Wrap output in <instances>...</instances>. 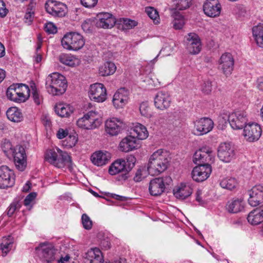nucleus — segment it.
Instances as JSON below:
<instances>
[{"mask_svg":"<svg viewBox=\"0 0 263 263\" xmlns=\"http://www.w3.org/2000/svg\"><path fill=\"white\" fill-rule=\"evenodd\" d=\"M171 160L169 153L163 149H158L150 157L148 163L147 171L153 176L157 175L165 171Z\"/></svg>","mask_w":263,"mask_h":263,"instance_id":"obj_1","label":"nucleus"},{"mask_svg":"<svg viewBox=\"0 0 263 263\" xmlns=\"http://www.w3.org/2000/svg\"><path fill=\"white\" fill-rule=\"evenodd\" d=\"M46 88L52 95H61L64 93L67 87L64 76L58 72H53L47 76L46 79Z\"/></svg>","mask_w":263,"mask_h":263,"instance_id":"obj_2","label":"nucleus"},{"mask_svg":"<svg viewBox=\"0 0 263 263\" xmlns=\"http://www.w3.org/2000/svg\"><path fill=\"white\" fill-rule=\"evenodd\" d=\"M45 159L46 161L58 168L63 167L66 164H70L72 162L71 157L68 153L59 148H57V152L53 149L47 151Z\"/></svg>","mask_w":263,"mask_h":263,"instance_id":"obj_3","label":"nucleus"},{"mask_svg":"<svg viewBox=\"0 0 263 263\" xmlns=\"http://www.w3.org/2000/svg\"><path fill=\"white\" fill-rule=\"evenodd\" d=\"M61 44L66 49L77 51L84 46L85 42L80 33L71 32L64 35L61 40Z\"/></svg>","mask_w":263,"mask_h":263,"instance_id":"obj_4","label":"nucleus"},{"mask_svg":"<svg viewBox=\"0 0 263 263\" xmlns=\"http://www.w3.org/2000/svg\"><path fill=\"white\" fill-rule=\"evenodd\" d=\"M101 123L102 119L99 118L98 114L93 111L88 112L77 122L79 127L87 129L97 128Z\"/></svg>","mask_w":263,"mask_h":263,"instance_id":"obj_5","label":"nucleus"},{"mask_svg":"<svg viewBox=\"0 0 263 263\" xmlns=\"http://www.w3.org/2000/svg\"><path fill=\"white\" fill-rule=\"evenodd\" d=\"M217 156L220 160L224 162H229L235 158L236 149L231 143H221L218 148Z\"/></svg>","mask_w":263,"mask_h":263,"instance_id":"obj_6","label":"nucleus"},{"mask_svg":"<svg viewBox=\"0 0 263 263\" xmlns=\"http://www.w3.org/2000/svg\"><path fill=\"white\" fill-rule=\"evenodd\" d=\"M90 99L96 102H103L106 100V89L103 84L95 83L90 86L88 92Z\"/></svg>","mask_w":263,"mask_h":263,"instance_id":"obj_7","label":"nucleus"},{"mask_svg":"<svg viewBox=\"0 0 263 263\" xmlns=\"http://www.w3.org/2000/svg\"><path fill=\"white\" fill-rule=\"evenodd\" d=\"M45 7L46 11L54 16L63 17L67 13V6L63 3L48 0Z\"/></svg>","mask_w":263,"mask_h":263,"instance_id":"obj_8","label":"nucleus"},{"mask_svg":"<svg viewBox=\"0 0 263 263\" xmlns=\"http://www.w3.org/2000/svg\"><path fill=\"white\" fill-rule=\"evenodd\" d=\"M248 120L246 112L244 111H237L228 116V122L234 129H240L245 127Z\"/></svg>","mask_w":263,"mask_h":263,"instance_id":"obj_9","label":"nucleus"},{"mask_svg":"<svg viewBox=\"0 0 263 263\" xmlns=\"http://www.w3.org/2000/svg\"><path fill=\"white\" fill-rule=\"evenodd\" d=\"M15 176L13 171L6 165L0 167V188L5 189L13 186Z\"/></svg>","mask_w":263,"mask_h":263,"instance_id":"obj_10","label":"nucleus"},{"mask_svg":"<svg viewBox=\"0 0 263 263\" xmlns=\"http://www.w3.org/2000/svg\"><path fill=\"white\" fill-rule=\"evenodd\" d=\"M12 155L16 167L21 171H23L27 165L26 155L24 148L20 145L14 147Z\"/></svg>","mask_w":263,"mask_h":263,"instance_id":"obj_11","label":"nucleus"},{"mask_svg":"<svg viewBox=\"0 0 263 263\" xmlns=\"http://www.w3.org/2000/svg\"><path fill=\"white\" fill-rule=\"evenodd\" d=\"M212 153V151L210 147H203L195 152L193 161L197 165L209 164L208 162L213 161L214 159Z\"/></svg>","mask_w":263,"mask_h":263,"instance_id":"obj_12","label":"nucleus"},{"mask_svg":"<svg viewBox=\"0 0 263 263\" xmlns=\"http://www.w3.org/2000/svg\"><path fill=\"white\" fill-rule=\"evenodd\" d=\"M248 203L252 206H256L263 203V186L258 184L248 191Z\"/></svg>","mask_w":263,"mask_h":263,"instance_id":"obj_13","label":"nucleus"},{"mask_svg":"<svg viewBox=\"0 0 263 263\" xmlns=\"http://www.w3.org/2000/svg\"><path fill=\"white\" fill-rule=\"evenodd\" d=\"M214 123L209 118H202L194 122V133L198 136L210 132L213 128Z\"/></svg>","mask_w":263,"mask_h":263,"instance_id":"obj_14","label":"nucleus"},{"mask_svg":"<svg viewBox=\"0 0 263 263\" xmlns=\"http://www.w3.org/2000/svg\"><path fill=\"white\" fill-rule=\"evenodd\" d=\"M212 172V167L210 164L198 165L192 172V177L196 182H202L206 180Z\"/></svg>","mask_w":263,"mask_h":263,"instance_id":"obj_15","label":"nucleus"},{"mask_svg":"<svg viewBox=\"0 0 263 263\" xmlns=\"http://www.w3.org/2000/svg\"><path fill=\"white\" fill-rule=\"evenodd\" d=\"M262 130L259 125L257 123H251L245 125L243 129V135L249 142L257 141L261 135Z\"/></svg>","mask_w":263,"mask_h":263,"instance_id":"obj_16","label":"nucleus"},{"mask_svg":"<svg viewBox=\"0 0 263 263\" xmlns=\"http://www.w3.org/2000/svg\"><path fill=\"white\" fill-rule=\"evenodd\" d=\"M109 173L111 175H115L121 173V179L126 180L129 177L128 171H126L125 160L119 159L115 161L110 166L108 170Z\"/></svg>","mask_w":263,"mask_h":263,"instance_id":"obj_17","label":"nucleus"},{"mask_svg":"<svg viewBox=\"0 0 263 263\" xmlns=\"http://www.w3.org/2000/svg\"><path fill=\"white\" fill-rule=\"evenodd\" d=\"M234 61L232 54L230 53L223 54L219 60V68L224 74L228 77L233 70Z\"/></svg>","mask_w":263,"mask_h":263,"instance_id":"obj_18","label":"nucleus"},{"mask_svg":"<svg viewBox=\"0 0 263 263\" xmlns=\"http://www.w3.org/2000/svg\"><path fill=\"white\" fill-rule=\"evenodd\" d=\"M97 17V21L95 23L97 27L111 28L116 23V18L109 13H100Z\"/></svg>","mask_w":263,"mask_h":263,"instance_id":"obj_19","label":"nucleus"},{"mask_svg":"<svg viewBox=\"0 0 263 263\" xmlns=\"http://www.w3.org/2000/svg\"><path fill=\"white\" fill-rule=\"evenodd\" d=\"M221 9V5L218 0H206L203 6L204 13L212 17L219 16Z\"/></svg>","mask_w":263,"mask_h":263,"instance_id":"obj_20","label":"nucleus"},{"mask_svg":"<svg viewBox=\"0 0 263 263\" xmlns=\"http://www.w3.org/2000/svg\"><path fill=\"white\" fill-rule=\"evenodd\" d=\"M129 92L125 88L119 89L115 93L112 99L114 106L117 108H122L128 102Z\"/></svg>","mask_w":263,"mask_h":263,"instance_id":"obj_21","label":"nucleus"},{"mask_svg":"<svg viewBox=\"0 0 263 263\" xmlns=\"http://www.w3.org/2000/svg\"><path fill=\"white\" fill-rule=\"evenodd\" d=\"M124 127V123L117 118H111L107 120L105 122L106 132L111 136H116L119 134Z\"/></svg>","mask_w":263,"mask_h":263,"instance_id":"obj_22","label":"nucleus"},{"mask_svg":"<svg viewBox=\"0 0 263 263\" xmlns=\"http://www.w3.org/2000/svg\"><path fill=\"white\" fill-rule=\"evenodd\" d=\"M187 49L193 54L198 53L201 50L200 40L197 34L190 33L186 37Z\"/></svg>","mask_w":263,"mask_h":263,"instance_id":"obj_23","label":"nucleus"},{"mask_svg":"<svg viewBox=\"0 0 263 263\" xmlns=\"http://www.w3.org/2000/svg\"><path fill=\"white\" fill-rule=\"evenodd\" d=\"M84 263H104L101 250L98 248H91L84 256Z\"/></svg>","mask_w":263,"mask_h":263,"instance_id":"obj_24","label":"nucleus"},{"mask_svg":"<svg viewBox=\"0 0 263 263\" xmlns=\"http://www.w3.org/2000/svg\"><path fill=\"white\" fill-rule=\"evenodd\" d=\"M171 102V98L167 92L160 91L157 92L154 99L155 106L160 110L169 107Z\"/></svg>","mask_w":263,"mask_h":263,"instance_id":"obj_25","label":"nucleus"},{"mask_svg":"<svg viewBox=\"0 0 263 263\" xmlns=\"http://www.w3.org/2000/svg\"><path fill=\"white\" fill-rule=\"evenodd\" d=\"M35 250L42 251L43 256L47 262L51 261L55 258V250L51 245L41 243L38 247H36Z\"/></svg>","mask_w":263,"mask_h":263,"instance_id":"obj_26","label":"nucleus"},{"mask_svg":"<svg viewBox=\"0 0 263 263\" xmlns=\"http://www.w3.org/2000/svg\"><path fill=\"white\" fill-rule=\"evenodd\" d=\"M163 181L160 178L152 179L149 182V191L151 195L159 196L164 191Z\"/></svg>","mask_w":263,"mask_h":263,"instance_id":"obj_27","label":"nucleus"},{"mask_svg":"<svg viewBox=\"0 0 263 263\" xmlns=\"http://www.w3.org/2000/svg\"><path fill=\"white\" fill-rule=\"evenodd\" d=\"M120 149L124 152H128L135 148L137 146L135 136H128L120 142Z\"/></svg>","mask_w":263,"mask_h":263,"instance_id":"obj_28","label":"nucleus"},{"mask_svg":"<svg viewBox=\"0 0 263 263\" xmlns=\"http://www.w3.org/2000/svg\"><path fill=\"white\" fill-rule=\"evenodd\" d=\"M173 193L177 199L183 200L192 194V189L189 185L181 183L179 186L174 189Z\"/></svg>","mask_w":263,"mask_h":263,"instance_id":"obj_29","label":"nucleus"},{"mask_svg":"<svg viewBox=\"0 0 263 263\" xmlns=\"http://www.w3.org/2000/svg\"><path fill=\"white\" fill-rule=\"evenodd\" d=\"M249 222L257 225L263 222V205L251 212L247 217Z\"/></svg>","mask_w":263,"mask_h":263,"instance_id":"obj_30","label":"nucleus"},{"mask_svg":"<svg viewBox=\"0 0 263 263\" xmlns=\"http://www.w3.org/2000/svg\"><path fill=\"white\" fill-rule=\"evenodd\" d=\"M242 202L241 198H233L228 202L226 209L229 213H237L243 209Z\"/></svg>","mask_w":263,"mask_h":263,"instance_id":"obj_31","label":"nucleus"},{"mask_svg":"<svg viewBox=\"0 0 263 263\" xmlns=\"http://www.w3.org/2000/svg\"><path fill=\"white\" fill-rule=\"evenodd\" d=\"M107 154L102 152L93 153L91 157V160L95 165L102 166L109 161V154Z\"/></svg>","mask_w":263,"mask_h":263,"instance_id":"obj_32","label":"nucleus"},{"mask_svg":"<svg viewBox=\"0 0 263 263\" xmlns=\"http://www.w3.org/2000/svg\"><path fill=\"white\" fill-rule=\"evenodd\" d=\"M6 115L8 119L14 122H20L23 120L24 117L21 110L16 107L9 108Z\"/></svg>","mask_w":263,"mask_h":263,"instance_id":"obj_33","label":"nucleus"},{"mask_svg":"<svg viewBox=\"0 0 263 263\" xmlns=\"http://www.w3.org/2000/svg\"><path fill=\"white\" fill-rule=\"evenodd\" d=\"M252 33L257 45L263 48V24L254 26Z\"/></svg>","mask_w":263,"mask_h":263,"instance_id":"obj_34","label":"nucleus"},{"mask_svg":"<svg viewBox=\"0 0 263 263\" xmlns=\"http://www.w3.org/2000/svg\"><path fill=\"white\" fill-rule=\"evenodd\" d=\"M116 66L111 62H107L99 67V74L102 77L112 74L116 71Z\"/></svg>","mask_w":263,"mask_h":263,"instance_id":"obj_35","label":"nucleus"},{"mask_svg":"<svg viewBox=\"0 0 263 263\" xmlns=\"http://www.w3.org/2000/svg\"><path fill=\"white\" fill-rule=\"evenodd\" d=\"M55 111L61 117H68L73 112V110L68 105L60 104L55 107Z\"/></svg>","mask_w":263,"mask_h":263,"instance_id":"obj_36","label":"nucleus"},{"mask_svg":"<svg viewBox=\"0 0 263 263\" xmlns=\"http://www.w3.org/2000/svg\"><path fill=\"white\" fill-rule=\"evenodd\" d=\"M133 132L132 133L133 134V136H135L136 138H137L140 140L145 139L148 136V133L146 128L142 124L136 126L134 128Z\"/></svg>","mask_w":263,"mask_h":263,"instance_id":"obj_37","label":"nucleus"},{"mask_svg":"<svg viewBox=\"0 0 263 263\" xmlns=\"http://www.w3.org/2000/svg\"><path fill=\"white\" fill-rule=\"evenodd\" d=\"M174 20L172 22L173 27L176 29H181L184 25V18L183 16L179 12H175L173 15Z\"/></svg>","mask_w":263,"mask_h":263,"instance_id":"obj_38","label":"nucleus"},{"mask_svg":"<svg viewBox=\"0 0 263 263\" xmlns=\"http://www.w3.org/2000/svg\"><path fill=\"white\" fill-rule=\"evenodd\" d=\"M13 246V241L10 236L7 238H3L2 242L1 244V249L3 254L6 255L9 251L12 249Z\"/></svg>","mask_w":263,"mask_h":263,"instance_id":"obj_39","label":"nucleus"},{"mask_svg":"<svg viewBox=\"0 0 263 263\" xmlns=\"http://www.w3.org/2000/svg\"><path fill=\"white\" fill-rule=\"evenodd\" d=\"M59 59L61 63L71 67L75 65L77 61L76 58L68 54H61L59 56Z\"/></svg>","mask_w":263,"mask_h":263,"instance_id":"obj_40","label":"nucleus"},{"mask_svg":"<svg viewBox=\"0 0 263 263\" xmlns=\"http://www.w3.org/2000/svg\"><path fill=\"white\" fill-rule=\"evenodd\" d=\"M220 185L222 188L229 190H232L236 187L237 185V181L234 178H227L221 180L220 183Z\"/></svg>","mask_w":263,"mask_h":263,"instance_id":"obj_41","label":"nucleus"},{"mask_svg":"<svg viewBox=\"0 0 263 263\" xmlns=\"http://www.w3.org/2000/svg\"><path fill=\"white\" fill-rule=\"evenodd\" d=\"M15 86V90L21 96L29 97L30 89L28 85L22 83L13 84Z\"/></svg>","mask_w":263,"mask_h":263,"instance_id":"obj_42","label":"nucleus"},{"mask_svg":"<svg viewBox=\"0 0 263 263\" xmlns=\"http://www.w3.org/2000/svg\"><path fill=\"white\" fill-rule=\"evenodd\" d=\"M192 0H173L175 8L179 10H183L190 7Z\"/></svg>","mask_w":263,"mask_h":263,"instance_id":"obj_43","label":"nucleus"},{"mask_svg":"<svg viewBox=\"0 0 263 263\" xmlns=\"http://www.w3.org/2000/svg\"><path fill=\"white\" fill-rule=\"evenodd\" d=\"M150 108L147 102H142L139 107V110L141 114L144 117L149 118L151 117Z\"/></svg>","mask_w":263,"mask_h":263,"instance_id":"obj_44","label":"nucleus"},{"mask_svg":"<svg viewBox=\"0 0 263 263\" xmlns=\"http://www.w3.org/2000/svg\"><path fill=\"white\" fill-rule=\"evenodd\" d=\"M78 140L77 135L76 133L70 134L65 140V142H66L65 145L68 147L71 148L75 146L78 142Z\"/></svg>","mask_w":263,"mask_h":263,"instance_id":"obj_45","label":"nucleus"},{"mask_svg":"<svg viewBox=\"0 0 263 263\" xmlns=\"http://www.w3.org/2000/svg\"><path fill=\"white\" fill-rule=\"evenodd\" d=\"M120 22L122 23L123 27L125 29H129L137 25V23L134 21L128 18H121Z\"/></svg>","mask_w":263,"mask_h":263,"instance_id":"obj_46","label":"nucleus"},{"mask_svg":"<svg viewBox=\"0 0 263 263\" xmlns=\"http://www.w3.org/2000/svg\"><path fill=\"white\" fill-rule=\"evenodd\" d=\"M125 160L126 171L129 172L134 167L136 162V159L133 155H128Z\"/></svg>","mask_w":263,"mask_h":263,"instance_id":"obj_47","label":"nucleus"},{"mask_svg":"<svg viewBox=\"0 0 263 263\" xmlns=\"http://www.w3.org/2000/svg\"><path fill=\"white\" fill-rule=\"evenodd\" d=\"M145 12H146L148 16L156 22L155 23H157L158 21L157 18L159 17V14L158 11L153 7H146L145 8Z\"/></svg>","mask_w":263,"mask_h":263,"instance_id":"obj_48","label":"nucleus"},{"mask_svg":"<svg viewBox=\"0 0 263 263\" xmlns=\"http://www.w3.org/2000/svg\"><path fill=\"white\" fill-rule=\"evenodd\" d=\"M82 223L84 228L86 230H90L92 228V222L88 216L83 214L82 216Z\"/></svg>","mask_w":263,"mask_h":263,"instance_id":"obj_49","label":"nucleus"},{"mask_svg":"<svg viewBox=\"0 0 263 263\" xmlns=\"http://www.w3.org/2000/svg\"><path fill=\"white\" fill-rule=\"evenodd\" d=\"M95 22L91 19H87L83 22L82 24V28L83 30L86 32H89L91 30V28L93 26V24H94Z\"/></svg>","mask_w":263,"mask_h":263,"instance_id":"obj_50","label":"nucleus"},{"mask_svg":"<svg viewBox=\"0 0 263 263\" xmlns=\"http://www.w3.org/2000/svg\"><path fill=\"white\" fill-rule=\"evenodd\" d=\"M2 148L3 151L5 153L12 154L14 148L12 147L11 143L8 141L5 140L2 145Z\"/></svg>","mask_w":263,"mask_h":263,"instance_id":"obj_51","label":"nucleus"},{"mask_svg":"<svg viewBox=\"0 0 263 263\" xmlns=\"http://www.w3.org/2000/svg\"><path fill=\"white\" fill-rule=\"evenodd\" d=\"M9 99L17 103H21L26 101L27 99V97L21 96L18 93L15 94H12L8 97Z\"/></svg>","mask_w":263,"mask_h":263,"instance_id":"obj_52","label":"nucleus"},{"mask_svg":"<svg viewBox=\"0 0 263 263\" xmlns=\"http://www.w3.org/2000/svg\"><path fill=\"white\" fill-rule=\"evenodd\" d=\"M21 207V204L18 202H14L11 203L7 211V214L9 216H11L16 210L19 209Z\"/></svg>","mask_w":263,"mask_h":263,"instance_id":"obj_53","label":"nucleus"},{"mask_svg":"<svg viewBox=\"0 0 263 263\" xmlns=\"http://www.w3.org/2000/svg\"><path fill=\"white\" fill-rule=\"evenodd\" d=\"M45 31L49 34H54L57 32L56 26L51 22H49L45 25Z\"/></svg>","mask_w":263,"mask_h":263,"instance_id":"obj_54","label":"nucleus"},{"mask_svg":"<svg viewBox=\"0 0 263 263\" xmlns=\"http://www.w3.org/2000/svg\"><path fill=\"white\" fill-rule=\"evenodd\" d=\"M98 0H81V4L88 8H93L98 3Z\"/></svg>","mask_w":263,"mask_h":263,"instance_id":"obj_55","label":"nucleus"},{"mask_svg":"<svg viewBox=\"0 0 263 263\" xmlns=\"http://www.w3.org/2000/svg\"><path fill=\"white\" fill-rule=\"evenodd\" d=\"M36 197V193L35 192H32L29 194L25 198L24 200V204L25 206H29L30 205L31 202Z\"/></svg>","mask_w":263,"mask_h":263,"instance_id":"obj_56","label":"nucleus"},{"mask_svg":"<svg viewBox=\"0 0 263 263\" xmlns=\"http://www.w3.org/2000/svg\"><path fill=\"white\" fill-rule=\"evenodd\" d=\"M32 97L33 98L34 102L37 104L39 105L41 104L42 98L38 92V91L36 88L32 89Z\"/></svg>","mask_w":263,"mask_h":263,"instance_id":"obj_57","label":"nucleus"},{"mask_svg":"<svg viewBox=\"0 0 263 263\" xmlns=\"http://www.w3.org/2000/svg\"><path fill=\"white\" fill-rule=\"evenodd\" d=\"M34 12L31 10L26 12L24 16L25 22L28 25H30L33 21L34 18Z\"/></svg>","mask_w":263,"mask_h":263,"instance_id":"obj_58","label":"nucleus"},{"mask_svg":"<svg viewBox=\"0 0 263 263\" xmlns=\"http://www.w3.org/2000/svg\"><path fill=\"white\" fill-rule=\"evenodd\" d=\"M68 136V132L67 129L59 128L57 133V137L59 139H63Z\"/></svg>","mask_w":263,"mask_h":263,"instance_id":"obj_59","label":"nucleus"},{"mask_svg":"<svg viewBox=\"0 0 263 263\" xmlns=\"http://www.w3.org/2000/svg\"><path fill=\"white\" fill-rule=\"evenodd\" d=\"M8 12V10L6 8L5 3L3 0H0V16L2 17H5Z\"/></svg>","mask_w":263,"mask_h":263,"instance_id":"obj_60","label":"nucleus"},{"mask_svg":"<svg viewBox=\"0 0 263 263\" xmlns=\"http://www.w3.org/2000/svg\"><path fill=\"white\" fill-rule=\"evenodd\" d=\"M212 90V83L211 82L208 81L204 83V84L202 86V91L208 94Z\"/></svg>","mask_w":263,"mask_h":263,"instance_id":"obj_61","label":"nucleus"},{"mask_svg":"<svg viewBox=\"0 0 263 263\" xmlns=\"http://www.w3.org/2000/svg\"><path fill=\"white\" fill-rule=\"evenodd\" d=\"M15 86H16V85H13V84L11 85L8 88L7 91H6V95H7V97H9V96L10 95H12V94L13 95L16 93H17L16 92V91L15 90Z\"/></svg>","mask_w":263,"mask_h":263,"instance_id":"obj_62","label":"nucleus"},{"mask_svg":"<svg viewBox=\"0 0 263 263\" xmlns=\"http://www.w3.org/2000/svg\"><path fill=\"white\" fill-rule=\"evenodd\" d=\"M134 180L136 182H139L142 180V171L141 169H138L134 177Z\"/></svg>","mask_w":263,"mask_h":263,"instance_id":"obj_63","label":"nucleus"},{"mask_svg":"<svg viewBox=\"0 0 263 263\" xmlns=\"http://www.w3.org/2000/svg\"><path fill=\"white\" fill-rule=\"evenodd\" d=\"M196 200L197 201H198L200 204L203 205L205 203V201L202 200V198L201 197V191L200 190H198L196 192Z\"/></svg>","mask_w":263,"mask_h":263,"instance_id":"obj_64","label":"nucleus"}]
</instances>
